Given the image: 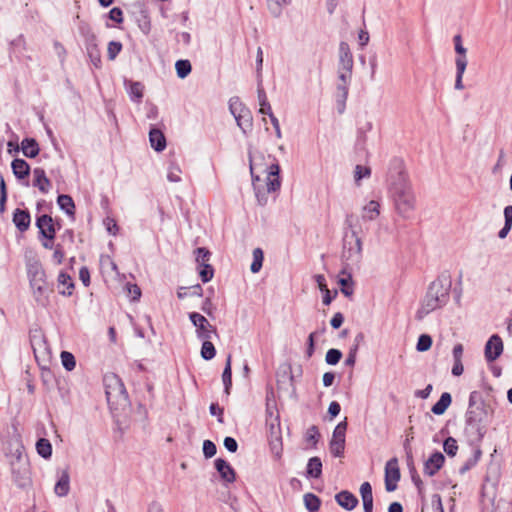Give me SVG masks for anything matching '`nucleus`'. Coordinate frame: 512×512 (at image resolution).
I'll use <instances>...</instances> for the list:
<instances>
[{
	"label": "nucleus",
	"mask_w": 512,
	"mask_h": 512,
	"mask_svg": "<svg viewBox=\"0 0 512 512\" xmlns=\"http://www.w3.org/2000/svg\"><path fill=\"white\" fill-rule=\"evenodd\" d=\"M451 402H452L451 394L448 392H444L440 396V399L432 406L431 411L435 415H442L445 413V411L451 405Z\"/></svg>",
	"instance_id": "cd10ccee"
},
{
	"label": "nucleus",
	"mask_w": 512,
	"mask_h": 512,
	"mask_svg": "<svg viewBox=\"0 0 512 512\" xmlns=\"http://www.w3.org/2000/svg\"><path fill=\"white\" fill-rule=\"evenodd\" d=\"M33 185L37 187L42 193H48L51 187V181L46 177V173L42 168H35L33 170Z\"/></svg>",
	"instance_id": "aec40b11"
},
{
	"label": "nucleus",
	"mask_w": 512,
	"mask_h": 512,
	"mask_svg": "<svg viewBox=\"0 0 512 512\" xmlns=\"http://www.w3.org/2000/svg\"><path fill=\"white\" fill-rule=\"evenodd\" d=\"M128 293L131 295L132 300H138L141 296V290L136 284H127Z\"/></svg>",
	"instance_id": "e2e57ef3"
},
{
	"label": "nucleus",
	"mask_w": 512,
	"mask_h": 512,
	"mask_svg": "<svg viewBox=\"0 0 512 512\" xmlns=\"http://www.w3.org/2000/svg\"><path fill=\"white\" fill-rule=\"evenodd\" d=\"M149 141L151 147L157 152H161L166 148V138L163 132L156 127L150 128Z\"/></svg>",
	"instance_id": "6ab92c4d"
},
{
	"label": "nucleus",
	"mask_w": 512,
	"mask_h": 512,
	"mask_svg": "<svg viewBox=\"0 0 512 512\" xmlns=\"http://www.w3.org/2000/svg\"><path fill=\"white\" fill-rule=\"evenodd\" d=\"M215 468L225 483H233L236 480V472L232 466L224 459L217 458L214 462Z\"/></svg>",
	"instance_id": "2eb2a0df"
},
{
	"label": "nucleus",
	"mask_w": 512,
	"mask_h": 512,
	"mask_svg": "<svg viewBox=\"0 0 512 512\" xmlns=\"http://www.w3.org/2000/svg\"><path fill=\"white\" fill-rule=\"evenodd\" d=\"M124 85L131 101L140 103L144 95V85L138 81L125 80Z\"/></svg>",
	"instance_id": "f3484780"
},
{
	"label": "nucleus",
	"mask_w": 512,
	"mask_h": 512,
	"mask_svg": "<svg viewBox=\"0 0 512 512\" xmlns=\"http://www.w3.org/2000/svg\"><path fill=\"white\" fill-rule=\"evenodd\" d=\"M11 168L13 174L18 179H24L28 177L30 174V166L24 159H14L11 163Z\"/></svg>",
	"instance_id": "b1692460"
},
{
	"label": "nucleus",
	"mask_w": 512,
	"mask_h": 512,
	"mask_svg": "<svg viewBox=\"0 0 512 512\" xmlns=\"http://www.w3.org/2000/svg\"><path fill=\"white\" fill-rule=\"evenodd\" d=\"M389 181L390 193L397 213L403 218H409L415 209L416 199L401 160L392 161Z\"/></svg>",
	"instance_id": "f257e3e1"
},
{
	"label": "nucleus",
	"mask_w": 512,
	"mask_h": 512,
	"mask_svg": "<svg viewBox=\"0 0 512 512\" xmlns=\"http://www.w3.org/2000/svg\"><path fill=\"white\" fill-rule=\"evenodd\" d=\"M504 345L498 334H493L485 344L484 355L487 362H493L503 353Z\"/></svg>",
	"instance_id": "9b49d317"
},
{
	"label": "nucleus",
	"mask_w": 512,
	"mask_h": 512,
	"mask_svg": "<svg viewBox=\"0 0 512 512\" xmlns=\"http://www.w3.org/2000/svg\"><path fill=\"white\" fill-rule=\"evenodd\" d=\"M305 507L310 512H316L319 510L321 505V500L318 496L313 493H306L303 497Z\"/></svg>",
	"instance_id": "e433bc0d"
},
{
	"label": "nucleus",
	"mask_w": 512,
	"mask_h": 512,
	"mask_svg": "<svg viewBox=\"0 0 512 512\" xmlns=\"http://www.w3.org/2000/svg\"><path fill=\"white\" fill-rule=\"evenodd\" d=\"M57 203L59 207L66 212V214L72 218H74V209L75 204L71 196L62 194L57 198Z\"/></svg>",
	"instance_id": "7c9ffc66"
},
{
	"label": "nucleus",
	"mask_w": 512,
	"mask_h": 512,
	"mask_svg": "<svg viewBox=\"0 0 512 512\" xmlns=\"http://www.w3.org/2000/svg\"><path fill=\"white\" fill-rule=\"evenodd\" d=\"M257 94H258V101H259V105H260L259 112L261 114H266L268 116L272 115L273 112H272L271 106L267 100L266 92L260 83L258 84V87H257Z\"/></svg>",
	"instance_id": "473e14b6"
},
{
	"label": "nucleus",
	"mask_w": 512,
	"mask_h": 512,
	"mask_svg": "<svg viewBox=\"0 0 512 512\" xmlns=\"http://www.w3.org/2000/svg\"><path fill=\"white\" fill-rule=\"evenodd\" d=\"M335 500L342 508L351 511L358 505V499L349 491H341L335 495Z\"/></svg>",
	"instance_id": "a211bd4d"
},
{
	"label": "nucleus",
	"mask_w": 512,
	"mask_h": 512,
	"mask_svg": "<svg viewBox=\"0 0 512 512\" xmlns=\"http://www.w3.org/2000/svg\"><path fill=\"white\" fill-rule=\"evenodd\" d=\"M352 270H348V273H342L340 271V274L343 276L339 278L338 283L341 285V292L349 297L353 294V281H352Z\"/></svg>",
	"instance_id": "f704fd0d"
},
{
	"label": "nucleus",
	"mask_w": 512,
	"mask_h": 512,
	"mask_svg": "<svg viewBox=\"0 0 512 512\" xmlns=\"http://www.w3.org/2000/svg\"><path fill=\"white\" fill-rule=\"evenodd\" d=\"M182 171L181 168L174 162H171L168 168L167 179L170 182H180Z\"/></svg>",
	"instance_id": "a18cd8bd"
},
{
	"label": "nucleus",
	"mask_w": 512,
	"mask_h": 512,
	"mask_svg": "<svg viewBox=\"0 0 512 512\" xmlns=\"http://www.w3.org/2000/svg\"><path fill=\"white\" fill-rule=\"evenodd\" d=\"M79 278L84 284V286H89L90 284V272L87 267H82L79 271Z\"/></svg>",
	"instance_id": "69168bd1"
},
{
	"label": "nucleus",
	"mask_w": 512,
	"mask_h": 512,
	"mask_svg": "<svg viewBox=\"0 0 512 512\" xmlns=\"http://www.w3.org/2000/svg\"><path fill=\"white\" fill-rule=\"evenodd\" d=\"M445 462V457L441 452H434L425 462H424V474L427 476H434L443 466Z\"/></svg>",
	"instance_id": "ddd939ff"
},
{
	"label": "nucleus",
	"mask_w": 512,
	"mask_h": 512,
	"mask_svg": "<svg viewBox=\"0 0 512 512\" xmlns=\"http://www.w3.org/2000/svg\"><path fill=\"white\" fill-rule=\"evenodd\" d=\"M31 222L30 213L27 210L15 209L13 212V223L20 232L29 229Z\"/></svg>",
	"instance_id": "dca6fc26"
},
{
	"label": "nucleus",
	"mask_w": 512,
	"mask_h": 512,
	"mask_svg": "<svg viewBox=\"0 0 512 512\" xmlns=\"http://www.w3.org/2000/svg\"><path fill=\"white\" fill-rule=\"evenodd\" d=\"M103 381L108 404L111 407H125L129 400L128 393L121 378L114 373H109L104 376Z\"/></svg>",
	"instance_id": "20e7f679"
},
{
	"label": "nucleus",
	"mask_w": 512,
	"mask_h": 512,
	"mask_svg": "<svg viewBox=\"0 0 512 512\" xmlns=\"http://www.w3.org/2000/svg\"><path fill=\"white\" fill-rule=\"evenodd\" d=\"M270 430L271 436H274V438L270 440L271 450L277 457H280L282 452V442L281 437L279 435V424L275 426L274 423H271Z\"/></svg>",
	"instance_id": "bb28decb"
},
{
	"label": "nucleus",
	"mask_w": 512,
	"mask_h": 512,
	"mask_svg": "<svg viewBox=\"0 0 512 512\" xmlns=\"http://www.w3.org/2000/svg\"><path fill=\"white\" fill-rule=\"evenodd\" d=\"M354 67V59L351 49L348 43L342 41L339 44L338 51V66L337 69L348 70L353 69Z\"/></svg>",
	"instance_id": "f8f14e48"
},
{
	"label": "nucleus",
	"mask_w": 512,
	"mask_h": 512,
	"mask_svg": "<svg viewBox=\"0 0 512 512\" xmlns=\"http://www.w3.org/2000/svg\"><path fill=\"white\" fill-rule=\"evenodd\" d=\"M122 50V44L120 42L111 41L108 44L107 55L110 60H114L116 56Z\"/></svg>",
	"instance_id": "603ef678"
},
{
	"label": "nucleus",
	"mask_w": 512,
	"mask_h": 512,
	"mask_svg": "<svg viewBox=\"0 0 512 512\" xmlns=\"http://www.w3.org/2000/svg\"><path fill=\"white\" fill-rule=\"evenodd\" d=\"M109 18L116 23H122L123 21V12L120 8L114 7L109 11Z\"/></svg>",
	"instance_id": "13d9d810"
},
{
	"label": "nucleus",
	"mask_w": 512,
	"mask_h": 512,
	"mask_svg": "<svg viewBox=\"0 0 512 512\" xmlns=\"http://www.w3.org/2000/svg\"><path fill=\"white\" fill-rule=\"evenodd\" d=\"M380 215V204L378 201L371 200L362 210V219L373 221Z\"/></svg>",
	"instance_id": "a878e982"
},
{
	"label": "nucleus",
	"mask_w": 512,
	"mask_h": 512,
	"mask_svg": "<svg viewBox=\"0 0 512 512\" xmlns=\"http://www.w3.org/2000/svg\"><path fill=\"white\" fill-rule=\"evenodd\" d=\"M216 355V349L210 339L203 340L201 347V357L204 360H211Z\"/></svg>",
	"instance_id": "ea45409f"
},
{
	"label": "nucleus",
	"mask_w": 512,
	"mask_h": 512,
	"mask_svg": "<svg viewBox=\"0 0 512 512\" xmlns=\"http://www.w3.org/2000/svg\"><path fill=\"white\" fill-rule=\"evenodd\" d=\"M480 456H481V451L479 449L475 450L474 455L471 458H469L465 462V464L460 468V473L464 474L468 470H470L473 466H475L476 463L478 462V460L480 459Z\"/></svg>",
	"instance_id": "8fccbe9b"
},
{
	"label": "nucleus",
	"mask_w": 512,
	"mask_h": 512,
	"mask_svg": "<svg viewBox=\"0 0 512 512\" xmlns=\"http://www.w3.org/2000/svg\"><path fill=\"white\" fill-rule=\"evenodd\" d=\"M196 253V262L199 266H204V264H208L211 253L208 249L204 247H199L195 251Z\"/></svg>",
	"instance_id": "de8ad7c7"
},
{
	"label": "nucleus",
	"mask_w": 512,
	"mask_h": 512,
	"mask_svg": "<svg viewBox=\"0 0 512 512\" xmlns=\"http://www.w3.org/2000/svg\"><path fill=\"white\" fill-rule=\"evenodd\" d=\"M341 407L340 404L336 401H332L328 408V413L331 417H336L340 413Z\"/></svg>",
	"instance_id": "774afa93"
},
{
	"label": "nucleus",
	"mask_w": 512,
	"mask_h": 512,
	"mask_svg": "<svg viewBox=\"0 0 512 512\" xmlns=\"http://www.w3.org/2000/svg\"><path fill=\"white\" fill-rule=\"evenodd\" d=\"M290 0H267L268 9L275 17L281 14L283 6L287 5Z\"/></svg>",
	"instance_id": "a19ab883"
},
{
	"label": "nucleus",
	"mask_w": 512,
	"mask_h": 512,
	"mask_svg": "<svg viewBox=\"0 0 512 512\" xmlns=\"http://www.w3.org/2000/svg\"><path fill=\"white\" fill-rule=\"evenodd\" d=\"M264 254L261 248L253 250V262L251 263L250 270L252 273H258L262 268Z\"/></svg>",
	"instance_id": "58836bf2"
},
{
	"label": "nucleus",
	"mask_w": 512,
	"mask_h": 512,
	"mask_svg": "<svg viewBox=\"0 0 512 512\" xmlns=\"http://www.w3.org/2000/svg\"><path fill=\"white\" fill-rule=\"evenodd\" d=\"M451 286V277L446 273L439 275L431 282L416 312V319L422 320L431 312L444 307L449 302Z\"/></svg>",
	"instance_id": "f03ea898"
},
{
	"label": "nucleus",
	"mask_w": 512,
	"mask_h": 512,
	"mask_svg": "<svg viewBox=\"0 0 512 512\" xmlns=\"http://www.w3.org/2000/svg\"><path fill=\"white\" fill-rule=\"evenodd\" d=\"M189 318L196 327V334L199 339L206 340L211 339L213 335L218 336L216 328L202 314L191 312Z\"/></svg>",
	"instance_id": "6e6552de"
},
{
	"label": "nucleus",
	"mask_w": 512,
	"mask_h": 512,
	"mask_svg": "<svg viewBox=\"0 0 512 512\" xmlns=\"http://www.w3.org/2000/svg\"><path fill=\"white\" fill-rule=\"evenodd\" d=\"M463 351H464L463 345L460 343L456 344L453 347L452 354H453L454 361H457V362L462 361Z\"/></svg>",
	"instance_id": "338daca9"
},
{
	"label": "nucleus",
	"mask_w": 512,
	"mask_h": 512,
	"mask_svg": "<svg viewBox=\"0 0 512 512\" xmlns=\"http://www.w3.org/2000/svg\"><path fill=\"white\" fill-rule=\"evenodd\" d=\"M443 449L448 456H455L458 450L457 441L453 437H448L443 443Z\"/></svg>",
	"instance_id": "49530a36"
},
{
	"label": "nucleus",
	"mask_w": 512,
	"mask_h": 512,
	"mask_svg": "<svg viewBox=\"0 0 512 512\" xmlns=\"http://www.w3.org/2000/svg\"><path fill=\"white\" fill-rule=\"evenodd\" d=\"M456 64V79H455V89L462 90L464 89V85L462 82L463 74L467 67V59L466 57H458L455 61Z\"/></svg>",
	"instance_id": "c85d7f7f"
},
{
	"label": "nucleus",
	"mask_w": 512,
	"mask_h": 512,
	"mask_svg": "<svg viewBox=\"0 0 512 512\" xmlns=\"http://www.w3.org/2000/svg\"><path fill=\"white\" fill-rule=\"evenodd\" d=\"M21 150L28 158H35L40 152L39 145L34 138H24L21 142Z\"/></svg>",
	"instance_id": "393cba45"
},
{
	"label": "nucleus",
	"mask_w": 512,
	"mask_h": 512,
	"mask_svg": "<svg viewBox=\"0 0 512 512\" xmlns=\"http://www.w3.org/2000/svg\"><path fill=\"white\" fill-rule=\"evenodd\" d=\"M330 452L334 457H341L344 453L345 442L331 440L329 444Z\"/></svg>",
	"instance_id": "3c124183"
},
{
	"label": "nucleus",
	"mask_w": 512,
	"mask_h": 512,
	"mask_svg": "<svg viewBox=\"0 0 512 512\" xmlns=\"http://www.w3.org/2000/svg\"><path fill=\"white\" fill-rule=\"evenodd\" d=\"M70 491V476L68 470H63L54 486V492L59 497H65Z\"/></svg>",
	"instance_id": "412c9836"
},
{
	"label": "nucleus",
	"mask_w": 512,
	"mask_h": 512,
	"mask_svg": "<svg viewBox=\"0 0 512 512\" xmlns=\"http://www.w3.org/2000/svg\"><path fill=\"white\" fill-rule=\"evenodd\" d=\"M175 69L177 76L181 79H184L190 74L192 66L189 60H178L175 63Z\"/></svg>",
	"instance_id": "4c0bfd02"
},
{
	"label": "nucleus",
	"mask_w": 512,
	"mask_h": 512,
	"mask_svg": "<svg viewBox=\"0 0 512 512\" xmlns=\"http://www.w3.org/2000/svg\"><path fill=\"white\" fill-rule=\"evenodd\" d=\"M80 30L86 39L87 55L94 67L99 68L101 66V54L96 43V36L91 32L89 27L83 26Z\"/></svg>",
	"instance_id": "1a4fd4ad"
},
{
	"label": "nucleus",
	"mask_w": 512,
	"mask_h": 512,
	"mask_svg": "<svg viewBox=\"0 0 512 512\" xmlns=\"http://www.w3.org/2000/svg\"><path fill=\"white\" fill-rule=\"evenodd\" d=\"M349 83L338 81L336 86V102L338 105L339 113H343L345 110L346 100L348 98Z\"/></svg>",
	"instance_id": "4be33fe9"
},
{
	"label": "nucleus",
	"mask_w": 512,
	"mask_h": 512,
	"mask_svg": "<svg viewBox=\"0 0 512 512\" xmlns=\"http://www.w3.org/2000/svg\"><path fill=\"white\" fill-rule=\"evenodd\" d=\"M231 355L229 354L226 359V364L222 373V381L224 384V392L229 395L232 387V369H231Z\"/></svg>",
	"instance_id": "72a5a7b5"
},
{
	"label": "nucleus",
	"mask_w": 512,
	"mask_h": 512,
	"mask_svg": "<svg viewBox=\"0 0 512 512\" xmlns=\"http://www.w3.org/2000/svg\"><path fill=\"white\" fill-rule=\"evenodd\" d=\"M36 451L44 459H50L52 456V445L46 438H40L36 442Z\"/></svg>",
	"instance_id": "c9c22d12"
},
{
	"label": "nucleus",
	"mask_w": 512,
	"mask_h": 512,
	"mask_svg": "<svg viewBox=\"0 0 512 512\" xmlns=\"http://www.w3.org/2000/svg\"><path fill=\"white\" fill-rule=\"evenodd\" d=\"M342 358V352L338 349H329L325 356V361L329 365H336Z\"/></svg>",
	"instance_id": "09e8293b"
},
{
	"label": "nucleus",
	"mask_w": 512,
	"mask_h": 512,
	"mask_svg": "<svg viewBox=\"0 0 512 512\" xmlns=\"http://www.w3.org/2000/svg\"><path fill=\"white\" fill-rule=\"evenodd\" d=\"M362 258V242L357 231L352 230L351 239L345 237L341 255L342 273H348Z\"/></svg>",
	"instance_id": "39448f33"
},
{
	"label": "nucleus",
	"mask_w": 512,
	"mask_h": 512,
	"mask_svg": "<svg viewBox=\"0 0 512 512\" xmlns=\"http://www.w3.org/2000/svg\"><path fill=\"white\" fill-rule=\"evenodd\" d=\"M370 174H371V170L369 167L357 165L355 167V173H354L355 182L358 184L361 179L369 177Z\"/></svg>",
	"instance_id": "5fc2aeb1"
},
{
	"label": "nucleus",
	"mask_w": 512,
	"mask_h": 512,
	"mask_svg": "<svg viewBox=\"0 0 512 512\" xmlns=\"http://www.w3.org/2000/svg\"><path fill=\"white\" fill-rule=\"evenodd\" d=\"M344 322V316L342 313L340 312H337L333 315L331 321H330V324L331 326L334 328V329H338L341 327V325L343 324Z\"/></svg>",
	"instance_id": "680f3d73"
},
{
	"label": "nucleus",
	"mask_w": 512,
	"mask_h": 512,
	"mask_svg": "<svg viewBox=\"0 0 512 512\" xmlns=\"http://www.w3.org/2000/svg\"><path fill=\"white\" fill-rule=\"evenodd\" d=\"M454 44H455V51L460 54V57H465L466 49L462 45V38L461 35H455L454 38Z\"/></svg>",
	"instance_id": "bf43d9fd"
},
{
	"label": "nucleus",
	"mask_w": 512,
	"mask_h": 512,
	"mask_svg": "<svg viewBox=\"0 0 512 512\" xmlns=\"http://www.w3.org/2000/svg\"><path fill=\"white\" fill-rule=\"evenodd\" d=\"M229 110L234 116L238 127L247 135L252 130L253 117L251 111L240 101L238 97L229 100Z\"/></svg>",
	"instance_id": "0eeeda50"
},
{
	"label": "nucleus",
	"mask_w": 512,
	"mask_h": 512,
	"mask_svg": "<svg viewBox=\"0 0 512 512\" xmlns=\"http://www.w3.org/2000/svg\"><path fill=\"white\" fill-rule=\"evenodd\" d=\"M251 173L253 174V168L250 166ZM280 166L278 164H272L269 166L268 175L266 178V189L261 188L256 182L260 181L258 176L253 177V186L257 202L261 206H265L268 202V193L277 192L281 187V180L279 176Z\"/></svg>",
	"instance_id": "423d86ee"
},
{
	"label": "nucleus",
	"mask_w": 512,
	"mask_h": 512,
	"mask_svg": "<svg viewBox=\"0 0 512 512\" xmlns=\"http://www.w3.org/2000/svg\"><path fill=\"white\" fill-rule=\"evenodd\" d=\"M353 69H337L338 81L351 84Z\"/></svg>",
	"instance_id": "4d7b16f0"
},
{
	"label": "nucleus",
	"mask_w": 512,
	"mask_h": 512,
	"mask_svg": "<svg viewBox=\"0 0 512 512\" xmlns=\"http://www.w3.org/2000/svg\"><path fill=\"white\" fill-rule=\"evenodd\" d=\"M433 340L432 337L428 334H422L419 336L417 344H416V350L418 352H425L428 351L432 346Z\"/></svg>",
	"instance_id": "79ce46f5"
},
{
	"label": "nucleus",
	"mask_w": 512,
	"mask_h": 512,
	"mask_svg": "<svg viewBox=\"0 0 512 512\" xmlns=\"http://www.w3.org/2000/svg\"><path fill=\"white\" fill-rule=\"evenodd\" d=\"M64 251L62 249V246L60 244H57L54 249L53 253V259L56 261L57 264H61L64 259Z\"/></svg>",
	"instance_id": "0e129e2a"
},
{
	"label": "nucleus",
	"mask_w": 512,
	"mask_h": 512,
	"mask_svg": "<svg viewBox=\"0 0 512 512\" xmlns=\"http://www.w3.org/2000/svg\"><path fill=\"white\" fill-rule=\"evenodd\" d=\"M60 358H61V362H62L63 367L67 371H72L75 368L76 360H75V357H74V355L72 353H70L68 351H62L61 355H60Z\"/></svg>",
	"instance_id": "37998d69"
},
{
	"label": "nucleus",
	"mask_w": 512,
	"mask_h": 512,
	"mask_svg": "<svg viewBox=\"0 0 512 512\" xmlns=\"http://www.w3.org/2000/svg\"><path fill=\"white\" fill-rule=\"evenodd\" d=\"M360 494L363 501L364 512L373 511V494L372 487L369 482H364L360 486Z\"/></svg>",
	"instance_id": "5701e85b"
},
{
	"label": "nucleus",
	"mask_w": 512,
	"mask_h": 512,
	"mask_svg": "<svg viewBox=\"0 0 512 512\" xmlns=\"http://www.w3.org/2000/svg\"><path fill=\"white\" fill-rule=\"evenodd\" d=\"M201 269L199 270V275L201 277V280L206 283L209 282L214 275L213 267L210 264H204V266H200Z\"/></svg>",
	"instance_id": "864d4df0"
},
{
	"label": "nucleus",
	"mask_w": 512,
	"mask_h": 512,
	"mask_svg": "<svg viewBox=\"0 0 512 512\" xmlns=\"http://www.w3.org/2000/svg\"><path fill=\"white\" fill-rule=\"evenodd\" d=\"M58 285L59 288L63 286L62 290H59V293L62 295L70 296L74 289V283L69 274L65 272H61L58 276Z\"/></svg>",
	"instance_id": "c756f323"
},
{
	"label": "nucleus",
	"mask_w": 512,
	"mask_h": 512,
	"mask_svg": "<svg viewBox=\"0 0 512 512\" xmlns=\"http://www.w3.org/2000/svg\"><path fill=\"white\" fill-rule=\"evenodd\" d=\"M27 275L34 300L38 305L46 306L48 304L50 288L41 263L39 261L30 262L27 265Z\"/></svg>",
	"instance_id": "7ed1b4c3"
},
{
	"label": "nucleus",
	"mask_w": 512,
	"mask_h": 512,
	"mask_svg": "<svg viewBox=\"0 0 512 512\" xmlns=\"http://www.w3.org/2000/svg\"><path fill=\"white\" fill-rule=\"evenodd\" d=\"M346 430H347V422H346V418H345L344 421L340 422L335 427L331 440L345 442Z\"/></svg>",
	"instance_id": "c03bdc74"
},
{
	"label": "nucleus",
	"mask_w": 512,
	"mask_h": 512,
	"mask_svg": "<svg viewBox=\"0 0 512 512\" xmlns=\"http://www.w3.org/2000/svg\"><path fill=\"white\" fill-rule=\"evenodd\" d=\"M307 476L311 478H319L322 474V462L319 457H312L307 464Z\"/></svg>",
	"instance_id": "2f4dec72"
},
{
	"label": "nucleus",
	"mask_w": 512,
	"mask_h": 512,
	"mask_svg": "<svg viewBox=\"0 0 512 512\" xmlns=\"http://www.w3.org/2000/svg\"><path fill=\"white\" fill-rule=\"evenodd\" d=\"M400 479V470L396 458L390 459L385 466V488L392 492L397 488V482Z\"/></svg>",
	"instance_id": "9d476101"
},
{
	"label": "nucleus",
	"mask_w": 512,
	"mask_h": 512,
	"mask_svg": "<svg viewBox=\"0 0 512 512\" xmlns=\"http://www.w3.org/2000/svg\"><path fill=\"white\" fill-rule=\"evenodd\" d=\"M224 447L231 453H235L238 449L237 441L233 437H226L224 439Z\"/></svg>",
	"instance_id": "052dcab7"
},
{
	"label": "nucleus",
	"mask_w": 512,
	"mask_h": 512,
	"mask_svg": "<svg viewBox=\"0 0 512 512\" xmlns=\"http://www.w3.org/2000/svg\"><path fill=\"white\" fill-rule=\"evenodd\" d=\"M36 226L39 229L40 234L47 240H53L55 238V228L53 219L50 215L43 214L36 220Z\"/></svg>",
	"instance_id": "4468645a"
},
{
	"label": "nucleus",
	"mask_w": 512,
	"mask_h": 512,
	"mask_svg": "<svg viewBox=\"0 0 512 512\" xmlns=\"http://www.w3.org/2000/svg\"><path fill=\"white\" fill-rule=\"evenodd\" d=\"M217 452L216 445L211 440H204L203 454L205 458H212Z\"/></svg>",
	"instance_id": "6e6d98bb"
}]
</instances>
